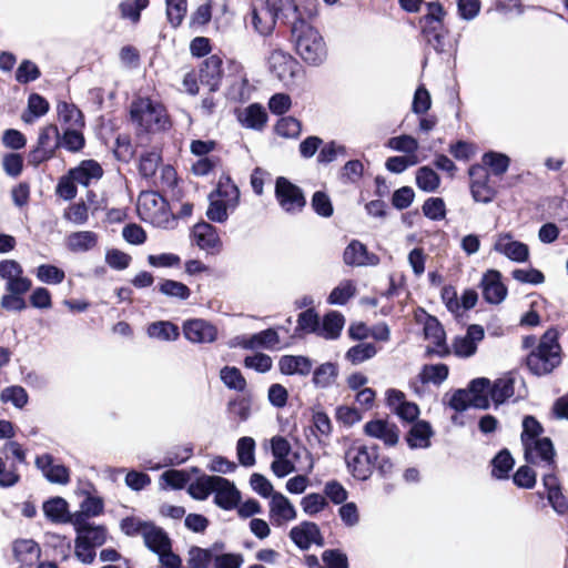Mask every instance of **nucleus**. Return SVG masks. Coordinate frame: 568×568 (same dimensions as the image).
Here are the masks:
<instances>
[{
    "label": "nucleus",
    "mask_w": 568,
    "mask_h": 568,
    "mask_svg": "<svg viewBox=\"0 0 568 568\" xmlns=\"http://www.w3.org/2000/svg\"><path fill=\"white\" fill-rule=\"evenodd\" d=\"M494 250L517 263L526 262L529 257L528 246L523 242L514 241L509 233L498 236Z\"/></svg>",
    "instance_id": "a211bd4d"
},
{
    "label": "nucleus",
    "mask_w": 568,
    "mask_h": 568,
    "mask_svg": "<svg viewBox=\"0 0 568 568\" xmlns=\"http://www.w3.org/2000/svg\"><path fill=\"white\" fill-rule=\"evenodd\" d=\"M37 277L40 282L45 284H60L63 282L65 273L54 265L41 264L37 268Z\"/></svg>",
    "instance_id": "69168bd1"
},
{
    "label": "nucleus",
    "mask_w": 568,
    "mask_h": 568,
    "mask_svg": "<svg viewBox=\"0 0 568 568\" xmlns=\"http://www.w3.org/2000/svg\"><path fill=\"white\" fill-rule=\"evenodd\" d=\"M484 298L490 304H499L507 294V288L501 283V275L498 271L490 270L485 273L481 280Z\"/></svg>",
    "instance_id": "b1692460"
},
{
    "label": "nucleus",
    "mask_w": 568,
    "mask_h": 568,
    "mask_svg": "<svg viewBox=\"0 0 568 568\" xmlns=\"http://www.w3.org/2000/svg\"><path fill=\"white\" fill-rule=\"evenodd\" d=\"M239 119L245 128L261 130L265 125L267 115L261 105L251 104Z\"/></svg>",
    "instance_id": "a19ab883"
},
{
    "label": "nucleus",
    "mask_w": 568,
    "mask_h": 568,
    "mask_svg": "<svg viewBox=\"0 0 568 568\" xmlns=\"http://www.w3.org/2000/svg\"><path fill=\"white\" fill-rule=\"evenodd\" d=\"M322 494L328 503L336 506L344 504L349 496L347 489L337 479L327 480Z\"/></svg>",
    "instance_id": "603ef678"
},
{
    "label": "nucleus",
    "mask_w": 568,
    "mask_h": 568,
    "mask_svg": "<svg viewBox=\"0 0 568 568\" xmlns=\"http://www.w3.org/2000/svg\"><path fill=\"white\" fill-rule=\"evenodd\" d=\"M0 399L2 403H12L17 408H22L28 403V394L22 386L6 387L1 394Z\"/></svg>",
    "instance_id": "774afa93"
},
{
    "label": "nucleus",
    "mask_w": 568,
    "mask_h": 568,
    "mask_svg": "<svg viewBox=\"0 0 568 568\" xmlns=\"http://www.w3.org/2000/svg\"><path fill=\"white\" fill-rule=\"evenodd\" d=\"M314 521L302 520L298 525L293 526L288 531L291 541L302 551L308 550V540L312 534Z\"/></svg>",
    "instance_id": "79ce46f5"
},
{
    "label": "nucleus",
    "mask_w": 568,
    "mask_h": 568,
    "mask_svg": "<svg viewBox=\"0 0 568 568\" xmlns=\"http://www.w3.org/2000/svg\"><path fill=\"white\" fill-rule=\"evenodd\" d=\"M484 328L480 325H470L463 336L455 337L453 352L458 357H470L477 351V343L484 338Z\"/></svg>",
    "instance_id": "f3484780"
},
{
    "label": "nucleus",
    "mask_w": 568,
    "mask_h": 568,
    "mask_svg": "<svg viewBox=\"0 0 568 568\" xmlns=\"http://www.w3.org/2000/svg\"><path fill=\"white\" fill-rule=\"evenodd\" d=\"M0 277L6 281V291L1 297V307L7 311H23L27 307L23 295L30 291L31 280L23 276L22 266L14 260L0 262Z\"/></svg>",
    "instance_id": "f03ea898"
},
{
    "label": "nucleus",
    "mask_w": 568,
    "mask_h": 568,
    "mask_svg": "<svg viewBox=\"0 0 568 568\" xmlns=\"http://www.w3.org/2000/svg\"><path fill=\"white\" fill-rule=\"evenodd\" d=\"M440 183L439 175L429 166H422L416 172V184L425 192H435Z\"/></svg>",
    "instance_id": "864d4df0"
},
{
    "label": "nucleus",
    "mask_w": 568,
    "mask_h": 568,
    "mask_svg": "<svg viewBox=\"0 0 568 568\" xmlns=\"http://www.w3.org/2000/svg\"><path fill=\"white\" fill-rule=\"evenodd\" d=\"M280 343V336L273 328L264 329L248 337H243L239 345L246 349L267 348L273 349Z\"/></svg>",
    "instance_id": "c756f323"
},
{
    "label": "nucleus",
    "mask_w": 568,
    "mask_h": 568,
    "mask_svg": "<svg viewBox=\"0 0 568 568\" xmlns=\"http://www.w3.org/2000/svg\"><path fill=\"white\" fill-rule=\"evenodd\" d=\"M344 326V316L338 312H331L325 315L322 326H320L318 335L334 339L341 334Z\"/></svg>",
    "instance_id": "ea45409f"
},
{
    "label": "nucleus",
    "mask_w": 568,
    "mask_h": 568,
    "mask_svg": "<svg viewBox=\"0 0 568 568\" xmlns=\"http://www.w3.org/2000/svg\"><path fill=\"white\" fill-rule=\"evenodd\" d=\"M44 545L53 549L55 556H60L61 561H67L71 557V541L64 535L58 532H45Z\"/></svg>",
    "instance_id": "58836bf2"
},
{
    "label": "nucleus",
    "mask_w": 568,
    "mask_h": 568,
    "mask_svg": "<svg viewBox=\"0 0 568 568\" xmlns=\"http://www.w3.org/2000/svg\"><path fill=\"white\" fill-rule=\"evenodd\" d=\"M275 199L281 209L288 214H297L306 206L303 190L284 176L275 181Z\"/></svg>",
    "instance_id": "423d86ee"
},
{
    "label": "nucleus",
    "mask_w": 568,
    "mask_h": 568,
    "mask_svg": "<svg viewBox=\"0 0 568 568\" xmlns=\"http://www.w3.org/2000/svg\"><path fill=\"white\" fill-rule=\"evenodd\" d=\"M12 555L16 561L32 565V560H28V556L36 555V558L39 559L41 557V548L33 539L19 538L12 542Z\"/></svg>",
    "instance_id": "c9c22d12"
},
{
    "label": "nucleus",
    "mask_w": 568,
    "mask_h": 568,
    "mask_svg": "<svg viewBox=\"0 0 568 568\" xmlns=\"http://www.w3.org/2000/svg\"><path fill=\"white\" fill-rule=\"evenodd\" d=\"M220 376L225 386L231 389L242 392L246 387V381L236 367L225 366L221 369Z\"/></svg>",
    "instance_id": "e2e57ef3"
},
{
    "label": "nucleus",
    "mask_w": 568,
    "mask_h": 568,
    "mask_svg": "<svg viewBox=\"0 0 568 568\" xmlns=\"http://www.w3.org/2000/svg\"><path fill=\"white\" fill-rule=\"evenodd\" d=\"M148 334L152 338L161 341H175L179 335V327L168 321H159L149 325Z\"/></svg>",
    "instance_id": "c03bdc74"
},
{
    "label": "nucleus",
    "mask_w": 568,
    "mask_h": 568,
    "mask_svg": "<svg viewBox=\"0 0 568 568\" xmlns=\"http://www.w3.org/2000/svg\"><path fill=\"white\" fill-rule=\"evenodd\" d=\"M470 191L476 202L489 203L495 197V190L489 185V175L483 165H473L469 169Z\"/></svg>",
    "instance_id": "4468645a"
},
{
    "label": "nucleus",
    "mask_w": 568,
    "mask_h": 568,
    "mask_svg": "<svg viewBox=\"0 0 568 568\" xmlns=\"http://www.w3.org/2000/svg\"><path fill=\"white\" fill-rule=\"evenodd\" d=\"M268 507V518L274 527H282L297 517L294 504L281 491L270 498Z\"/></svg>",
    "instance_id": "f8f14e48"
},
{
    "label": "nucleus",
    "mask_w": 568,
    "mask_h": 568,
    "mask_svg": "<svg viewBox=\"0 0 568 568\" xmlns=\"http://www.w3.org/2000/svg\"><path fill=\"white\" fill-rule=\"evenodd\" d=\"M175 202L169 204L166 200L155 191L142 192L138 200V211L143 220L151 222H164L168 220V210L173 211Z\"/></svg>",
    "instance_id": "0eeeda50"
},
{
    "label": "nucleus",
    "mask_w": 568,
    "mask_h": 568,
    "mask_svg": "<svg viewBox=\"0 0 568 568\" xmlns=\"http://www.w3.org/2000/svg\"><path fill=\"white\" fill-rule=\"evenodd\" d=\"M151 520L141 519L134 515H129L120 520V530L126 537L142 536V531L145 530Z\"/></svg>",
    "instance_id": "4d7b16f0"
},
{
    "label": "nucleus",
    "mask_w": 568,
    "mask_h": 568,
    "mask_svg": "<svg viewBox=\"0 0 568 568\" xmlns=\"http://www.w3.org/2000/svg\"><path fill=\"white\" fill-rule=\"evenodd\" d=\"M425 337L434 344V347H428V353L445 357L450 354L446 345V335L440 323L433 316H429L424 325Z\"/></svg>",
    "instance_id": "5701e85b"
},
{
    "label": "nucleus",
    "mask_w": 568,
    "mask_h": 568,
    "mask_svg": "<svg viewBox=\"0 0 568 568\" xmlns=\"http://www.w3.org/2000/svg\"><path fill=\"white\" fill-rule=\"evenodd\" d=\"M159 291L169 297L187 300L191 295L190 288L182 282L164 280L159 284Z\"/></svg>",
    "instance_id": "052dcab7"
},
{
    "label": "nucleus",
    "mask_w": 568,
    "mask_h": 568,
    "mask_svg": "<svg viewBox=\"0 0 568 568\" xmlns=\"http://www.w3.org/2000/svg\"><path fill=\"white\" fill-rule=\"evenodd\" d=\"M490 381L485 377L475 378L470 382L468 392L473 399V406L480 409L489 407Z\"/></svg>",
    "instance_id": "473e14b6"
},
{
    "label": "nucleus",
    "mask_w": 568,
    "mask_h": 568,
    "mask_svg": "<svg viewBox=\"0 0 568 568\" xmlns=\"http://www.w3.org/2000/svg\"><path fill=\"white\" fill-rule=\"evenodd\" d=\"M148 470L156 471L166 468L159 477V485L162 490H183L189 487V468L175 469L181 464H144Z\"/></svg>",
    "instance_id": "1a4fd4ad"
},
{
    "label": "nucleus",
    "mask_w": 568,
    "mask_h": 568,
    "mask_svg": "<svg viewBox=\"0 0 568 568\" xmlns=\"http://www.w3.org/2000/svg\"><path fill=\"white\" fill-rule=\"evenodd\" d=\"M250 486L254 493H256L262 498H271L277 491L274 490V487L271 480L261 473H253L250 477Z\"/></svg>",
    "instance_id": "0e129e2a"
},
{
    "label": "nucleus",
    "mask_w": 568,
    "mask_h": 568,
    "mask_svg": "<svg viewBox=\"0 0 568 568\" xmlns=\"http://www.w3.org/2000/svg\"><path fill=\"white\" fill-rule=\"evenodd\" d=\"M376 354L377 347L373 343H359L346 352L345 358L353 365H358L373 358Z\"/></svg>",
    "instance_id": "3c124183"
},
{
    "label": "nucleus",
    "mask_w": 568,
    "mask_h": 568,
    "mask_svg": "<svg viewBox=\"0 0 568 568\" xmlns=\"http://www.w3.org/2000/svg\"><path fill=\"white\" fill-rule=\"evenodd\" d=\"M67 247L71 252H87L98 244V234L92 231H78L68 235Z\"/></svg>",
    "instance_id": "72a5a7b5"
},
{
    "label": "nucleus",
    "mask_w": 568,
    "mask_h": 568,
    "mask_svg": "<svg viewBox=\"0 0 568 568\" xmlns=\"http://www.w3.org/2000/svg\"><path fill=\"white\" fill-rule=\"evenodd\" d=\"M301 507L304 514L314 517L328 507V501L320 493H308L301 499Z\"/></svg>",
    "instance_id": "09e8293b"
},
{
    "label": "nucleus",
    "mask_w": 568,
    "mask_h": 568,
    "mask_svg": "<svg viewBox=\"0 0 568 568\" xmlns=\"http://www.w3.org/2000/svg\"><path fill=\"white\" fill-rule=\"evenodd\" d=\"M387 405L403 420L414 422L419 415V407L405 399V394L398 389L387 390Z\"/></svg>",
    "instance_id": "aec40b11"
},
{
    "label": "nucleus",
    "mask_w": 568,
    "mask_h": 568,
    "mask_svg": "<svg viewBox=\"0 0 568 568\" xmlns=\"http://www.w3.org/2000/svg\"><path fill=\"white\" fill-rule=\"evenodd\" d=\"M524 453L526 462H554L556 455L554 444L548 437L528 442L524 446Z\"/></svg>",
    "instance_id": "a878e982"
},
{
    "label": "nucleus",
    "mask_w": 568,
    "mask_h": 568,
    "mask_svg": "<svg viewBox=\"0 0 568 568\" xmlns=\"http://www.w3.org/2000/svg\"><path fill=\"white\" fill-rule=\"evenodd\" d=\"M183 334L192 343H213L217 337V328L202 318L185 321Z\"/></svg>",
    "instance_id": "dca6fc26"
},
{
    "label": "nucleus",
    "mask_w": 568,
    "mask_h": 568,
    "mask_svg": "<svg viewBox=\"0 0 568 568\" xmlns=\"http://www.w3.org/2000/svg\"><path fill=\"white\" fill-rule=\"evenodd\" d=\"M42 476L50 484L68 485L71 480V470L65 464H34Z\"/></svg>",
    "instance_id": "2f4dec72"
},
{
    "label": "nucleus",
    "mask_w": 568,
    "mask_h": 568,
    "mask_svg": "<svg viewBox=\"0 0 568 568\" xmlns=\"http://www.w3.org/2000/svg\"><path fill=\"white\" fill-rule=\"evenodd\" d=\"M270 69L285 85L294 83L300 71V63L291 54L282 50H273L268 58Z\"/></svg>",
    "instance_id": "9d476101"
},
{
    "label": "nucleus",
    "mask_w": 568,
    "mask_h": 568,
    "mask_svg": "<svg viewBox=\"0 0 568 568\" xmlns=\"http://www.w3.org/2000/svg\"><path fill=\"white\" fill-rule=\"evenodd\" d=\"M103 175L102 166L94 160H84L77 168L70 170V176L77 183L88 186L99 181Z\"/></svg>",
    "instance_id": "c85d7f7f"
},
{
    "label": "nucleus",
    "mask_w": 568,
    "mask_h": 568,
    "mask_svg": "<svg viewBox=\"0 0 568 568\" xmlns=\"http://www.w3.org/2000/svg\"><path fill=\"white\" fill-rule=\"evenodd\" d=\"M558 337L559 333L556 328L547 329L538 345L527 355L526 364L534 375H547L561 363V347Z\"/></svg>",
    "instance_id": "7ed1b4c3"
},
{
    "label": "nucleus",
    "mask_w": 568,
    "mask_h": 568,
    "mask_svg": "<svg viewBox=\"0 0 568 568\" xmlns=\"http://www.w3.org/2000/svg\"><path fill=\"white\" fill-rule=\"evenodd\" d=\"M58 115L60 121L68 126H84L83 114L74 104L60 102L58 104Z\"/></svg>",
    "instance_id": "a18cd8bd"
},
{
    "label": "nucleus",
    "mask_w": 568,
    "mask_h": 568,
    "mask_svg": "<svg viewBox=\"0 0 568 568\" xmlns=\"http://www.w3.org/2000/svg\"><path fill=\"white\" fill-rule=\"evenodd\" d=\"M142 537L145 548L152 554L160 555V552L171 549L172 541L169 532L152 520L142 531Z\"/></svg>",
    "instance_id": "6ab92c4d"
},
{
    "label": "nucleus",
    "mask_w": 568,
    "mask_h": 568,
    "mask_svg": "<svg viewBox=\"0 0 568 568\" xmlns=\"http://www.w3.org/2000/svg\"><path fill=\"white\" fill-rule=\"evenodd\" d=\"M278 369L284 375L307 376L313 369V362L303 355H283L278 361Z\"/></svg>",
    "instance_id": "bb28decb"
},
{
    "label": "nucleus",
    "mask_w": 568,
    "mask_h": 568,
    "mask_svg": "<svg viewBox=\"0 0 568 568\" xmlns=\"http://www.w3.org/2000/svg\"><path fill=\"white\" fill-rule=\"evenodd\" d=\"M221 477L220 475H207L195 465L189 467L187 495L197 501L206 500L217 483L221 481Z\"/></svg>",
    "instance_id": "6e6552de"
},
{
    "label": "nucleus",
    "mask_w": 568,
    "mask_h": 568,
    "mask_svg": "<svg viewBox=\"0 0 568 568\" xmlns=\"http://www.w3.org/2000/svg\"><path fill=\"white\" fill-rule=\"evenodd\" d=\"M315 464H307L305 468H301L303 474L295 475L285 484L286 490L292 495H301L310 486L308 475L313 471Z\"/></svg>",
    "instance_id": "5fc2aeb1"
},
{
    "label": "nucleus",
    "mask_w": 568,
    "mask_h": 568,
    "mask_svg": "<svg viewBox=\"0 0 568 568\" xmlns=\"http://www.w3.org/2000/svg\"><path fill=\"white\" fill-rule=\"evenodd\" d=\"M418 377L423 384L439 385L448 377V367L445 364L425 365Z\"/></svg>",
    "instance_id": "6e6d98bb"
},
{
    "label": "nucleus",
    "mask_w": 568,
    "mask_h": 568,
    "mask_svg": "<svg viewBox=\"0 0 568 568\" xmlns=\"http://www.w3.org/2000/svg\"><path fill=\"white\" fill-rule=\"evenodd\" d=\"M212 194H214L216 199H221L226 202V205L231 207V212L239 205L240 190L230 176H221L217 187Z\"/></svg>",
    "instance_id": "f704fd0d"
},
{
    "label": "nucleus",
    "mask_w": 568,
    "mask_h": 568,
    "mask_svg": "<svg viewBox=\"0 0 568 568\" xmlns=\"http://www.w3.org/2000/svg\"><path fill=\"white\" fill-rule=\"evenodd\" d=\"M296 53L310 65H320L327 58V47L320 31L302 18L291 28Z\"/></svg>",
    "instance_id": "f257e3e1"
},
{
    "label": "nucleus",
    "mask_w": 568,
    "mask_h": 568,
    "mask_svg": "<svg viewBox=\"0 0 568 568\" xmlns=\"http://www.w3.org/2000/svg\"><path fill=\"white\" fill-rule=\"evenodd\" d=\"M542 487L547 490L546 500L548 506L558 515L565 516L568 513V498L564 494V487L555 470L544 474L541 477Z\"/></svg>",
    "instance_id": "9b49d317"
},
{
    "label": "nucleus",
    "mask_w": 568,
    "mask_h": 568,
    "mask_svg": "<svg viewBox=\"0 0 568 568\" xmlns=\"http://www.w3.org/2000/svg\"><path fill=\"white\" fill-rule=\"evenodd\" d=\"M344 262L351 266L376 265L378 257L368 254L366 246L358 241H352L344 251Z\"/></svg>",
    "instance_id": "cd10ccee"
},
{
    "label": "nucleus",
    "mask_w": 568,
    "mask_h": 568,
    "mask_svg": "<svg viewBox=\"0 0 568 568\" xmlns=\"http://www.w3.org/2000/svg\"><path fill=\"white\" fill-rule=\"evenodd\" d=\"M210 205L206 211V216L210 221L215 223H223L229 217V211L231 207L226 205L221 199H216L214 194H210L209 196Z\"/></svg>",
    "instance_id": "bf43d9fd"
},
{
    "label": "nucleus",
    "mask_w": 568,
    "mask_h": 568,
    "mask_svg": "<svg viewBox=\"0 0 568 568\" xmlns=\"http://www.w3.org/2000/svg\"><path fill=\"white\" fill-rule=\"evenodd\" d=\"M515 379L510 375L503 376L495 381L490 389V397L496 404H501L510 398L514 393Z\"/></svg>",
    "instance_id": "37998d69"
},
{
    "label": "nucleus",
    "mask_w": 568,
    "mask_h": 568,
    "mask_svg": "<svg viewBox=\"0 0 568 568\" xmlns=\"http://www.w3.org/2000/svg\"><path fill=\"white\" fill-rule=\"evenodd\" d=\"M194 243L210 254H217L222 251V241L216 227L206 222H201L193 227Z\"/></svg>",
    "instance_id": "2eb2a0df"
},
{
    "label": "nucleus",
    "mask_w": 568,
    "mask_h": 568,
    "mask_svg": "<svg viewBox=\"0 0 568 568\" xmlns=\"http://www.w3.org/2000/svg\"><path fill=\"white\" fill-rule=\"evenodd\" d=\"M49 111L48 101L37 93H32L28 99V111L22 114L26 123H32L34 119L44 115Z\"/></svg>",
    "instance_id": "de8ad7c7"
},
{
    "label": "nucleus",
    "mask_w": 568,
    "mask_h": 568,
    "mask_svg": "<svg viewBox=\"0 0 568 568\" xmlns=\"http://www.w3.org/2000/svg\"><path fill=\"white\" fill-rule=\"evenodd\" d=\"M422 33L424 40L436 51L443 52L445 50L446 32L443 24L438 26H422Z\"/></svg>",
    "instance_id": "49530a36"
},
{
    "label": "nucleus",
    "mask_w": 568,
    "mask_h": 568,
    "mask_svg": "<svg viewBox=\"0 0 568 568\" xmlns=\"http://www.w3.org/2000/svg\"><path fill=\"white\" fill-rule=\"evenodd\" d=\"M433 430L425 420L415 423L407 434L406 442L410 448H426L430 444Z\"/></svg>",
    "instance_id": "e433bc0d"
},
{
    "label": "nucleus",
    "mask_w": 568,
    "mask_h": 568,
    "mask_svg": "<svg viewBox=\"0 0 568 568\" xmlns=\"http://www.w3.org/2000/svg\"><path fill=\"white\" fill-rule=\"evenodd\" d=\"M356 294V286L353 281L341 282L328 295L327 302L332 305H344Z\"/></svg>",
    "instance_id": "8fccbe9b"
},
{
    "label": "nucleus",
    "mask_w": 568,
    "mask_h": 568,
    "mask_svg": "<svg viewBox=\"0 0 568 568\" xmlns=\"http://www.w3.org/2000/svg\"><path fill=\"white\" fill-rule=\"evenodd\" d=\"M166 1V17L173 28H178L187 11L186 0H165Z\"/></svg>",
    "instance_id": "680f3d73"
},
{
    "label": "nucleus",
    "mask_w": 568,
    "mask_h": 568,
    "mask_svg": "<svg viewBox=\"0 0 568 568\" xmlns=\"http://www.w3.org/2000/svg\"><path fill=\"white\" fill-rule=\"evenodd\" d=\"M45 519L52 524H68L70 521V505L62 496H51L42 503Z\"/></svg>",
    "instance_id": "4be33fe9"
},
{
    "label": "nucleus",
    "mask_w": 568,
    "mask_h": 568,
    "mask_svg": "<svg viewBox=\"0 0 568 568\" xmlns=\"http://www.w3.org/2000/svg\"><path fill=\"white\" fill-rule=\"evenodd\" d=\"M364 432L366 435L378 438L387 446H395L399 439V429L386 419H374L365 424Z\"/></svg>",
    "instance_id": "412c9836"
},
{
    "label": "nucleus",
    "mask_w": 568,
    "mask_h": 568,
    "mask_svg": "<svg viewBox=\"0 0 568 568\" xmlns=\"http://www.w3.org/2000/svg\"><path fill=\"white\" fill-rule=\"evenodd\" d=\"M284 10L298 13V7L294 0H265L260 6H254L251 11V22L254 30L263 36H270L276 24L277 18Z\"/></svg>",
    "instance_id": "20e7f679"
},
{
    "label": "nucleus",
    "mask_w": 568,
    "mask_h": 568,
    "mask_svg": "<svg viewBox=\"0 0 568 568\" xmlns=\"http://www.w3.org/2000/svg\"><path fill=\"white\" fill-rule=\"evenodd\" d=\"M131 119L146 132L161 131L169 125V118L163 104L149 98H139L131 104Z\"/></svg>",
    "instance_id": "39448f33"
},
{
    "label": "nucleus",
    "mask_w": 568,
    "mask_h": 568,
    "mask_svg": "<svg viewBox=\"0 0 568 568\" xmlns=\"http://www.w3.org/2000/svg\"><path fill=\"white\" fill-rule=\"evenodd\" d=\"M124 483L133 491H141L151 484V477L142 471L134 468L125 470Z\"/></svg>",
    "instance_id": "338daca9"
},
{
    "label": "nucleus",
    "mask_w": 568,
    "mask_h": 568,
    "mask_svg": "<svg viewBox=\"0 0 568 568\" xmlns=\"http://www.w3.org/2000/svg\"><path fill=\"white\" fill-rule=\"evenodd\" d=\"M212 491L213 504L222 510H234L242 500V493L235 483L226 477H221Z\"/></svg>",
    "instance_id": "ddd939ff"
},
{
    "label": "nucleus",
    "mask_w": 568,
    "mask_h": 568,
    "mask_svg": "<svg viewBox=\"0 0 568 568\" xmlns=\"http://www.w3.org/2000/svg\"><path fill=\"white\" fill-rule=\"evenodd\" d=\"M222 64V59L213 54L205 59L201 65L200 81L202 84L207 85L210 91H215L220 87L223 75Z\"/></svg>",
    "instance_id": "393cba45"
},
{
    "label": "nucleus",
    "mask_w": 568,
    "mask_h": 568,
    "mask_svg": "<svg viewBox=\"0 0 568 568\" xmlns=\"http://www.w3.org/2000/svg\"><path fill=\"white\" fill-rule=\"evenodd\" d=\"M97 547L83 537H75L74 539V556L83 565L93 564L97 557Z\"/></svg>",
    "instance_id": "13d9d810"
},
{
    "label": "nucleus",
    "mask_w": 568,
    "mask_h": 568,
    "mask_svg": "<svg viewBox=\"0 0 568 568\" xmlns=\"http://www.w3.org/2000/svg\"><path fill=\"white\" fill-rule=\"evenodd\" d=\"M532 464H521L515 471L513 470L511 480L513 484L519 488L529 490L535 488L537 484V471L531 467ZM540 466L541 464H535ZM549 466L551 470L556 469L557 464H542Z\"/></svg>",
    "instance_id": "7c9ffc66"
},
{
    "label": "nucleus",
    "mask_w": 568,
    "mask_h": 568,
    "mask_svg": "<svg viewBox=\"0 0 568 568\" xmlns=\"http://www.w3.org/2000/svg\"><path fill=\"white\" fill-rule=\"evenodd\" d=\"M338 376V366L327 362L317 366L313 372V383L316 387L327 388L333 385Z\"/></svg>",
    "instance_id": "4c0bfd02"
}]
</instances>
